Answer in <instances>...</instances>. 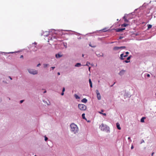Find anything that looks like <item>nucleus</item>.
<instances>
[{
	"label": "nucleus",
	"instance_id": "20e7f679",
	"mask_svg": "<svg viewBox=\"0 0 156 156\" xmlns=\"http://www.w3.org/2000/svg\"><path fill=\"white\" fill-rule=\"evenodd\" d=\"M99 128L102 130L104 131L106 128V126L104 124L102 123L101 125L100 126Z\"/></svg>",
	"mask_w": 156,
	"mask_h": 156
},
{
	"label": "nucleus",
	"instance_id": "a19ab883",
	"mask_svg": "<svg viewBox=\"0 0 156 156\" xmlns=\"http://www.w3.org/2000/svg\"><path fill=\"white\" fill-rule=\"evenodd\" d=\"M9 77L11 80H12V78L11 77L9 76Z\"/></svg>",
	"mask_w": 156,
	"mask_h": 156
},
{
	"label": "nucleus",
	"instance_id": "4be33fe9",
	"mask_svg": "<svg viewBox=\"0 0 156 156\" xmlns=\"http://www.w3.org/2000/svg\"><path fill=\"white\" fill-rule=\"evenodd\" d=\"M103 32H105L107 31V30H106V28H105L103 29L102 30Z\"/></svg>",
	"mask_w": 156,
	"mask_h": 156
},
{
	"label": "nucleus",
	"instance_id": "473e14b6",
	"mask_svg": "<svg viewBox=\"0 0 156 156\" xmlns=\"http://www.w3.org/2000/svg\"><path fill=\"white\" fill-rule=\"evenodd\" d=\"M126 55H128V54H129V52H128L127 51V52H126Z\"/></svg>",
	"mask_w": 156,
	"mask_h": 156
},
{
	"label": "nucleus",
	"instance_id": "a211bd4d",
	"mask_svg": "<svg viewBox=\"0 0 156 156\" xmlns=\"http://www.w3.org/2000/svg\"><path fill=\"white\" fill-rule=\"evenodd\" d=\"M85 114L84 113H83L82 115V117L83 119H86L85 116Z\"/></svg>",
	"mask_w": 156,
	"mask_h": 156
},
{
	"label": "nucleus",
	"instance_id": "6ab92c4d",
	"mask_svg": "<svg viewBox=\"0 0 156 156\" xmlns=\"http://www.w3.org/2000/svg\"><path fill=\"white\" fill-rule=\"evenodd\" d=\"M152 25H150V24H148L147 25L148 29L151 28L152 27Z\"/></svg>",
	"mask_w": 156,
	"mask_h": 156
},
{
	"label": "nucleus",
	"instance_id": "ea45409f",
	"mask_svg": "<svg viewBox=\"0 0 156 156\" xmlns=\"http://www.w3.org/2000/svg\"><path fill=\"white\" fill-rule=\"evenodd\" d=\"M89 45H90V46L91 47H95V46H91L90 45V44H89Z\"/></svg>",
	"mask_w": 156,
	"mask_h": 156
},
{
	"label": "nucleus",
	"instance_id": "cd10ccee",
	"mask_svg": "<svg viewBox=\"0 0 156 156\" xmlns=\"http://www.w3.org/2000/svg\"><path fill=\"white\" fill-rule=\"evenodd\" d=\"M65 91V88L63 87L62 89V92H64Z\"/></svg>",
	"mask_w": 156,
	"mask_h": 156
},
{
	"label": "nucleus",
	"instance_id": "6e6d98bb",
	"mask_svg": "<svg viewBox=\"0 0 156 156\" xmlns=\"http://www.w3.org/2000/svg\"><path fill=\"white\" fill-rule=\"evenodd\" d=\"M34 156H36V155H35Z\"/></svg>",
	"mask_w": 156,
	"mask_h": 156
},
{
	"label": "nucleus",
	"instance_id": "c9c22d12",
	"mask_svg": "<svg viewBox=\"0 0 156 156\" xmlns=\"http://www.w3.org/2000/svg\"><path fill=\"white\" fill-rule=\"evenodd\" d=\"M64 92H62L61 93V95H64Z\"/></svg>",
	"mask_w": 156,
	"mask_h": 156
},
{
	"label": "nucleus",
	"instance_id": "e433bc0d",
	"mask_svg": "<svg viewBox=\"0 0 156 156\" xmlns=\"http://www.w3.org/2000/svg\"><path fill=\"white\" fill-rule=\"evenodd\" d=\"M147 77H149L150 76V75L149 74H147Z\"/></svg>",
	"mask_w": 156,
	"mask_h": 156
},
{
	"label": "nucleus",
	"instance_id": "9b49d317",
	"mask_svg": "<svg viewBox=\"0 0 156 156\" xmlns=\"http://www.w3.org/2000/svg\"><path fill=\"white\" fill-rule=\"evenodd\" d=\"M62 56V55H61L60 54H56L55 56L57 58H59L60 57H61Z\"/></svg>",
	"mask_w": 156,
	"mask_h": 156
},
{
	"label": "nucleus",
	"instance_id": "09e8293b",
	"mask_svg": "<svg viewBox=\"0 0 156 156\" xmlns=\"http://www.w3.org/2000/svg\"><path fill=\"white\" fill-rule=\"evenodd\" d=\"M82 56L83 57L84 56V55L83 54L82 55Z\"/></svg>",
	"mask_w": 156,
	"mask_h": 156
},
{
	"label": "nucleus",
	"instance_id": "58836bf2",
	"mask_svg": "<svg viewBox=\"0 0 156 156\" xmlns=\"http://www.w3.org/2000/svg\"><path fill=\"white\" fill-rule=\"evenodd\" d=\"M122 49H124L126 48V47L125 46H122Z\"/></svg>",
	"mask_w": 156,
	"mask_h": 156
},
{
	"label": "nucleus",
	"instance_id": "5fc2aeb1",
	"mask_svg": "<svg viewBox=\"0 0 156 156\" xmlns=\"http://www.w3.org/2000/svg\"><path fill=\"white\" fill-rule=\"evenodd\" d=\"M155 95H156V93H155Z\"/></svg>",
	"mask_w": 156,
	"mask_h": 156
},
{
	"label": "nucleus",
	"instance_id": "f3484780",
	"mask_svg": "<svg viewBox=\"0 0 156 156\" xmlns=\"http://www.w3.org/2000/svg\"><path fill=\"white\" fill-rule=\"evenodd\" d=\"M113 49L114 50H117L119 49V47H115L113 48Z\"/></svg>",
	"mask_w": 156,
	"mask_h": 156
},
{
	"label": "nucleus",
	"instance_id": "1a4fd4ad",
	"mask_svg": "<svg viewBox=\"0 0 156 156\" xmlns=\"http://www.w3.org/2000/svg\"><path fill=\"white\" fill-rule=\"evenodd\" d=\"M87 100L85 98H84L83 99L81 100V102H83L84 103H86L87 102Z\"/></svg>",
	"mask_w": 156,
	"mask_h": 156
},
{
	"label": "nucleus",
	"instance_id": "72a5a7b5",
	"mask_svg": "<svg viewBox=\"0 0 156 156\" xmlns=\"http://www.w3.org/2000/svg\"><path fill=\"white\" fill-rule=\"evenodd\" d=\"M41 65V64L40 63H39L37 65V66L38 67L39 66H40Z\"/></svg>",
	"mask_w": 156,
	"mask_h": 156
},
{
	"label": "nucleus",
	"instance_id": "5701e85b",
	"mask_svg": "<svg viewBox=\"0 0 156 156\" xmlns=\"http://www.w3.org/2000/svg\"><path fill=\"white\" fill-rule=\"evenodd\" d=\"M100 114H103V115H105V116H106V114L105 113H102V112H99Z\"/></svg>",
	"mask_w": 156,
	"mask_h": 156
},
{
	"label": "nucleus",
	"instance_id": "412c9836",
	"mask_svg": "<svg viewBox=\"0 0 156 156\" xmlns=\"http://www.w3.org/2000/svg\"><path fill=\"white\" fill-rule=\"evenodd\" d=\"M48 64H44V68H46L48 66Z\"/></svg>",
	"mask_w": 156,
	"mask_h": 156
},
{
	"label": "nucleus",
	"instance_id": "423d86ee",
	"mask_svg": "<svg viewBox=\"0 0 156 156\" xmlns=\"http://www.w3.org/2000/svg\"><path fill=\"white\" fill-rule=\"evenodd\" d=\"M128 56L127 55H124L123 54H122L120 55V58L121 60L124 59V58L127 57Z\"/></svg>",
	"mask_w": 156,
	"mask_h": 156
},
{
	"label": "nucleus",
	"instance_id": "c03bdc74",
	"mask_svg": "<svg viewBox=\"0 0 156 156\" xmlns=\"http://www.w3.org/2000/svg\"><path fill=\"white\" fill-rule=\"evenodd\" d=\"M13 52H9V53H13Z\"/></svg>",
	"mask_w": 156,
	"mask_h": 156
},
{
	"label": "nucleus",
	"instance_id": "6e6552de",
	"mask_svg": "<svg viewBox=\"0 0 156 156\" xmlns=\"http://www.w3.org/2000/svg\"><path fill=\"white\" fill-rule=\"evenodd\" d=\"M125 71V70H122L120 72L119 74L121 76H122L124 74Z\"/></svg>",
	"mask_w": 156,
	"mask_h": 156
},
{
	"label": "nucleus",
	"instance_id": "3c124183",
	"mask_svg": "<svg viewBox=\"0 0 156 156\" xmlns=\"http://www.w3.org/2000/svg\"><path fill=\"white\" fill-rule=\"evenodd\" d=\"M113 86V85H112V86H111V87H112Z\"/></svg>",
	"mask_w": 156,
	"mask_h": 156
},
{
	"label": "nucleus",
	"instance_id": "4c0bfd02",
	"mask_svg": "<svg viewBox=\"0 0 156 156\" xmlns=\"http://www.w3.org/2000/svg\"><path fill=\"white\" fill-rule=\"evenodd\" d=\"M154 152H153V153H152V154H151V156H153V155H154Z\"/></svg>",
	"mask_w": 156,
	"mask_h": 156
},
{
	"label": "nucleus",
	"instance_id": "c85d7f7f",
	"mask_svg": "<svg viewBox=\"0 0 156 156\" xmlns=\"http://www.w3.org/2000/svg\"><path fill=\"white\" fill-rule=\"evenodd\" d=\"M133 148H134V147H133V145H132L131 146V149H133Z\"/></svg>",
	"mask_w": 156,
	"mask_h": 156
},
{
	"label": "nucleus",
	"instance_id": "7ed1b4c3",
	"mask_svg": "<svg viewBox=\"0 0 156 156\" xmlns=\"http://www.w3.org/2000/svg\"><path fill=\"white\" fill-rule=\"evenodd\" d=\"M28 71L30 73L33 75L37 74L38 73L37 70L32 69H28Z\"/></svg>",
	"mask_w": 156,
	"mask_h": 156
},
{
	"label": "nucleus",
	"instance_id": "f8f14e48",
	"mask_svg": "<svg viewBox=\"0 0 156 156\" xmlns=\"http://www.w3.org/2000/svg\"><path fill=\"white\" fill-rule=\"evenodd\" d=\"M89 83L90 84V87H92V82L91 81L90 79H89Z\"/></svg>",
	"mask_w": 156,
	"mask_h": 156
},
{
	"label": "nucleus",
	"instance_id": "8fccbe9b",
	"mask_svg": "<svg viewBox=\"0 0 156 156\" xmlns=\"http://www.w3.org/2000/svg\"><path fill=\"white\" fill-rule=\"evenodd\" d=\"M36 50H37V49H35L34 50V51H36Z\"/></svg>",
	"mask_w": 156,
	"mask_h": 156
},
{
	"label": "nucleus",
	"instance_id": "2f4dec72",
	"mask_svg": "<svg viewBox=\"0 0 156 156\" xmlns=\"http://www.w3.org/2000/svg\"><path fill=\"white\" fill-rule=\"evenodd\" d=\"M122 46L119 47V49H122Z\"/></svg>",
	"mask_w": 156,
	"mask_h": 156
},
{
	"label": "nucleus",
	"instance_id": "0eeeda50",
	"mask_svg": "<svg viewBox=\"0 0 156 156\" xmlns=\"http://www.w3.org/2000/svg\"><path fill=\"white\" fill-rule=\"evenodd\" d=\"M125 28L116 29H115V31L116 32H119L125 30Z\"/></svg>",
	"mask_w": 156,
	"mask_h": 156
},
{
	"label": "nucleus",
	"instance_id": "aec40b11",
	"mask_svg": "<svg viewBox=\"0 0 156 156\" xmlns=\"http://www.w3.org/2000/svg\"><path fill=\"white\" fill-rule=\"evenodd\" d=\"M128 24L126 23L123 24L122 25V27H126L127 26Z\"/></svg>",
	"mask_w": 156,
	"mask_h": 156
},
{
	"label": "nucleus",
	"instance_id": "a18cd8bd",
	"mask_svg": "<svg viewBox=\"0 0 156 156\" xmlns=\"http://www.w3.org/2000/svg\"><path fill=\"white\" fill-rule=\"evenodd\" d=\"M130 139V137H129L128 138V140H129Z\"/></svg>",
	"mask_w": 156,
	"mask_h": 156
},
{
	"label": "nucleus",
	"instance_id": "49530a36",
	"mask_svg": "<svg viewBox=\"0 0 156 156\" xmlns=\"http://www.w3.org/2000/svg\"><path fill=\"white\" fill-rule=\"evenodd\" d=\"M46 91L45 90V91L44 92V93H46Z\"/></svg>",
	"mask_w": 156,
	"mask_h": 156
},
{
	"label": "nucleus",
	"instance_id": "9d476101",
	"mask_svg": "<svg viewBox=\"0 0 156 156\" xmlns=\"http://www.w3.org/2000/svg\"><path fill=\"white\" fill-rule=\"evenodd\" d=\"M116 127L118 129L120 130L121 129V127L120 126V124L119 123H117L116 124Z\"/></svg>",
	"mask_w": 156,
	"mask_h": 156
},
{
	"label": "nucleus",
	"instance_id": "dca6fc26",
	"mask_svg": "<svg viewBox=\"0 0 156 156\" xmlns=\"http://www.w3.org/2000/svg\"><path fill=\"white\" fill-rule=\"evenodd\" d=\"M145 119V117H142L140 119V122H144V120Z\"/></svg>",
	"mask_w": 156,
	"mask_h": 156
},
{
	"label": "nucleus",
	"instance_id": "f257e3e1",
	"mask_svg": "<svg viewBox=\"0 0 156 156\" xmlns=\"http://www.w3.org/2000/svg\"><path fill=\"white\" fill-rule=\"evenodd\" d=\"M70 130L74 133H76L78 131V128L77 126L74 123H72L70 125Z\"/></svg>",
	"mask_w": 156,
	"mask_h": 156
},
{
	"label": "nucleus",
	"instance_id": "2eb2a0df",
	"mask_svg": "<svg viewBox=\"0 0 156 156\" xmlns=\"http://www.w3.org/2000/svg\"><path fill=\"white\" fill-rule=\"evenodd\" d=\"M74 97L76 99H80V97L76 94H74Z\"/></svg>",
	"mask_w": 156,
	"mask_h": 156
},
{
	"label": "nucleus",
	"instance_id": "ddd939ff",
	"mask_svg": "<svg viewBox=\"0 0 156 156\" xmlns=\"http://www.w3.org/2000/svg\"><path fill=\"white\" fill-rule=\"evenodd\" d=\"M123 19H124V21L125 22H128V21H129L126 18L125 16H124Z\"/></svg>",
	"mask_w": 156,
	"mask_h": 156
},
{
	"label": "nucleus",
	"instance_id": "393cba45",
	"mask_svg": "<svg viewBox=\"0 0 156 156\" xmlns=\"http://www.w3.org/2000/svg\"><path fill=\"white\" fill-rule=\"evenodd\" d=\"M129 62H130V61H128L127 60H125L124 61V62H125L126 63H128Z\"/></svg>",
	"mask_w": 156,
	"mask_h": 156
},
{
	"label": "nucleus",
	"instance_id": "4468645a",
	"mask_svg": "<svg viewBox=\"0 0 156 156\" xmlns=\"http://www.w3.org/2000/svg\"><path fill=\"white\" fill-rule=\"evenodd\" d=\"M81 66V64L80 63H76L75 65V66H76V67H80Z\"/></svg>",
	"mask_w": 156,
	"mask_h": 156
},
{
	"label": "nucleus",
	"instance_id": "603ef678",
	"mask_svg": "<svg viewBox=\"0 0 156 156\" xmlns=\"http://www.w3.org/2000/svg\"><path fill=\"white\" fill-rule=\"evenodd\" d=\"M144 142V140L143 141H142V142Z\"/></svg>",
	"mask_w": 156,
	"mask_h": 156
},
{
	"label": "nucleus",
	"instance_id": "39448f33",
	"mask_svg": "<svg viewBox=\"0 0 156 156\" xmlns=\"http://www.w3.org/2000/svg\"><path fill=\"white\" fill-rule=\"evenodd\" d=\"M96 92L97 94L98 99V100H100L101 99V96L98 90H96Z\"/></svg>",
	"mask_w": 156,
	"mask_h": 156
},
{
	"label": "nucleus",
	"instance_id": "f03ea898",
	"mask_svg": "<svg viewBox=\"0 0 156 156\" xmlns=\"http://www.w3.org/2000/svg\"><path fill=\"white\" fill-rule=\"evenodd\" d=\"M79 108L81 111H85L87 109V106L83 104H80L78 105Z\"/></svg>",
	"mask_w": 156,
	"mask_h": 156
},
{
	"label": "nucleus",
	"instance_id": "864d4df0",
	"mask_svg": "<svg viewBox=\"0 0 156 156\" xmlns=\"http://www.w3.org/2000/svg\"><path fill=\"white\" fill-rule=\"evenodd\" d=\"M144 142V140L143 141H142V142Z\"/></svg>",
	"mask_w": 156,
	"mask_h": 156
},
{
	"label": "nucleus",
	"instance_id": "f704fd0d",
	"mask_svg": "<svg viewBox=\"0 0 156 156\" xmlns=\"http://www.w3.org/2000/svg\"><path fill=\"white\" fill-rule=\"evenodd\" d=\"M23 58V55H21L20 56V58Z\"/></svg>",
	"mask_w": 156,
	"mask_h": 156
},
{
	"label": "nucleus",
	"instance_id": "b1692460",
	"mask_svg": "<svg viewBox=\"0 0 156 156\" xmlns=\"http://www.w3.org/2000/svg\"><path fill=\"white\" fill-rule=\"evenodd\" d=\"M131 57V56H129L127 58V60H129L130 59V58Z\"/></svg>",
	"mask_w": 156,
	"mask_h": 156
},
{
	"label": "nucleus",
	"instance_id": "a878e982",
	"mask_svg": "<svg viewBox=\"0 0 156 156\" xmlns=\"http://www.w3.org/2000/svg\"><path fill=\"white\" fill-rule=\"evenodd\" d=\"M48 139V138L47 137H46V136H45V140L46 141H47V140Z\"/></svg>",
	"mask_w": 156,
	"mask_h": 156
},
{
	"label": "nucleus",
	"instance_id": "7c9ffc66",
	"mask_svg": "<svg viewBox=\"0 0 156 156\" xmlns=\"http://www.w3.org/2000/svg\"><path fill=\"white\" fill-rule=\"evenodd\" d=\"M23 101H24L23 100H22L20 101V103H23Z\"/></svg>",
	"mask_w": 156,
	"mask_h": 156
},
{
	"label": "nucleus",
	"instance_id": "c756f323",
	"mask_svg": "<svg viewBox=\"0 0 156 156\" xmlns=\"http://www.w3.org/2000/svg\"><path fill=\"white\" fill-rule=\"evenodd\" d=\"M55 68V67H52L51 68L52 69H54Z\"/></svg>",
	"mask_w": 156,
	"mask_h": 156
},
{
	"label": "nucleus",
	"instance_id": "79ce46f5",
	"mask_svg": "<svg viewBox=\"0 0 156 156\" xmlns=\"http://www.w3.org/2000/svg\"><path fill=\"white\" fill-rule=\"evenodd\" d=\"M58 75H60V73L59 72H58Z\"/></svg>",
	"mask_w": 156,
	"mask_h": 156
},
{
	"label": "nucleus",
	"instance_id": "37998d69",
	"mask_svg": "<svg viewBox=\"0 0 156 156\" xmlns=\"http://www.w3.org/2000/svg\"><path fill=\"white\" fill-rule=\"evenodd\" d=\"M90 67H89V71H90Z\"/></svg>",
	"mask_w": 156,
	"mask_h": 156
},
{
	"label": "nucleus",
	"instance_id": "bb28decb",
	"mask_svg": "<svg viewBox=\"0 0 156 156\" xmlns=\"http://www.w3.org/2000/svg\"><path fill=\"white\" fill-rule=\"evenodd\" d=\"M89 64H90V63L89 62H87L86 65L88 66Z\"/></svg>",
	"mask_w": 156,
	"mask_h": 156
},
{
	"label": "nucleus",
	"instance_id": "de8ad7c7",
	"mask_svg": "<svg viewBox=\"0 0 156 156\" xmlns=\"http://www.w3.org/2000/svg\"><path fill=\"white\" fill-rule=\"evenodd\" d=\"M103 111H103V110H101V112H103Z\"/></svg>",
	"mask_w": 156,
	"mask_h": 156
}]
</instances>
